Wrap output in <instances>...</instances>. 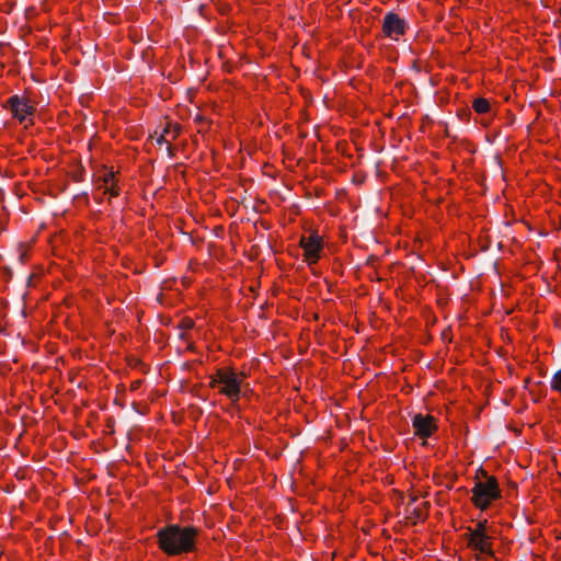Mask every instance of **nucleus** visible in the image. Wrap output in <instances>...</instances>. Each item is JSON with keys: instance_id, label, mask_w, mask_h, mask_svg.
Segmentation results:
<instances>
[{"instance_id": "f257e3e1", "label": "nucleus", "mask_w": 561, "mask_h": 561, "mask_svg": "<svg viewBox=\"0 0 561 561\" xmlns=\"http://www.w3.org/2000/svg\"><path fill=\"white\" fill-rule=\"evenodd\" d=\"M201 530L194 526L169 524L157 534L158 548L168 557L194 553L197 551Z\"/></svg>"}, {"instance_id": "f03ea898", "label": "nucleus", "mask_w": 561, "mask_h": 561, "mask_svg": "<svg viewBox=\"0 0 561 561\" xmlns=\"http://www.w3.org/2000/svg\"><path fill=\"white\" fill-rule=\"evenodd\" d=\"M209 378V388L215 389L220 386L219 393L227 397L233 405L238 403L247 378L245 373L237 371L232 367H222L217 368L215 375Z\"/></svg>"}, {"instance_id": "7ed1b4c3", "label": "nucleus", "mask_w": 561, "mask_h": 561, "mask_svg": "<svg viewBox=\"0 0 561 561\" xmlns=\"http://www.w3.org/2000/svg\"><path fill=\"white\" fill-rule=\"evenodd\" d=\"M471 492V503L481 511L488 510L494 501L502 497L497 479H478Z\"/></svg>"}, {"instance_id": "20e7f679", "label": "nucleus", "mask_w": 561, "mask_h": 561, "mask_svg": "<svg viewBox=\"0 0 561 561\" xmlns=\"http://www.w3.org/2000/svg\"><path fill=\"white\" fill-rule=\"evenodd\" d=\"M3 108L10 111L13 118L18 119L20 123H24L26 117L34 115L36 111L27 99H23L16 94L5 101Z\"/></svg>"}, {"instance_id": "39448f33", "label": "nucleus", "mask_w": 561, "mask_h": 561, "mask_svg": "<svg viewBox=\"0 0 561 561\" xmlns=\"http://www.w3.org/2000/svg\"><path fill=\"white\" fill-rule=\"evenodd\" d=\"M300 247L304 249V255L309 265L316 264L323 250L322 238L318 233H311L308 237H301Z\"/></svg>"}, {"instance_id": "423d86ee", "label": "nucleus", "mask_w": 561, "mask_h": 561, "mask_svg": "<svg viewBox=\"0 0 561 561\" xmlns=\"http://www.w3.org/2000/svg\"><path fill=\"white\" fill-rule=\"evenodd\" d=\"M407 31V22L397 13L389 12L385 15L382 22V33L385 36L398 41Z\"/></svg>"}, {"instance_id": "0eeeda50", "label": "nucleus", "mask_w": 561, "mask_h": 561, "mask_svg": "<svg viewBox=\"0 0 561 561\" xmlns=\"http://www.w3.org/2000/svg\"><path fill=\"white\" fill-rule=\"evenodd\" d=\"M412 425L415 435L423 439L431 437L438 430L436 419L430 414H415L412 419Z\"/></svg>"}, {"instance_id": "6e6552de", "label": "nucleus", "mask_w": 561, "mask_h": 561, "mask_svg": "<svg viewBox=\"0 0 561 561\" xmlns=\"http://www.w3.org/2000/svg\"><path fill=\"white\" fill-rule=\"evenodd\" d=\"M465 538L467 539L468 548L477 551L481 554L493 556V547L492 540L494 536L492 534L488 535H474V534H465Z\"/></svg>"}, {"instance_id": "1a4fd4ad", "label": "nucleus", "mask_w": 561, "mask_h": 561, "mask_svg": "<svg viewBox=\"0 0 561 561\" xmlns=\"http://www.w3.org/2000/svg\"><path fill=\"white\" fill-rule=\"evenodd\" d=\"M102 172L103 173L99 174L96 182H95L98 192H101L106 186H108L115 182H118V180L116 179V172H114L113 169H108L105 165H103Z\"/></svg>"}, {"instance_id": "9d476101", "label": "nucleus", "mask_w": 561, "mask_h": 561, "mask_svg": "<svg viewBox=\"0 0 561 561\" xmlns=\"http://www.w3.org/2000/svg\"><path fill=\"white\" fill-rule=\"evenodd\" d=\"M411 503L408 505L409 516L408 518L412 520V524H416L420 520H425L427 517V511L430 508L428 502H423L422 506H416L410 510Z\"/></svg>"}, {"instance_id": "9b49d317", "label": "nucleus", "mask_w": 561, "mask_h": 561, "mask_svg": "<svg viewBox=\"0 0 561 561\" xmlns=\"http://www.w3.org/2000/svg\"><path fill=\"white\" fill-rule=\"evenodd\" d=\"M466 534H474V535H488L492 534L494 535L495 531L492 527L488 525V519L479 520L476 525V528H468V531Z\"/></svg>"}, {"instance_id": "f8f14e48", "label": "nucleus", "mask_w": 561, "mask_h": 561, "mask_svg": "<svg viewBox=\"0 0 561 561\" xmlns=\"http://www.w3.org/2000/svg\"><path fill=\"white\" fill-rule=\"evenodd\" d=\"M472 108L478 114H485V113L490 112L491 105H490V102L486 99H484V98H477L472 102Z\"/></svg>"}, {"instance_id": "ddd939ff", "label": "nucleus", "mask_w": 561, "mask_h": 561, "mask_svg": "<svg viewBox=\"0 0 561 561\" xmlns=\"http://www.w3.org/2000/svg\"><path fill=\"white\" fill-rule=\"evenodd\" d=\"M102 196L110 194L111 197H117L121 194V187L118 186V182H115L108 186H106L103 191H101Z\"/></svg>"}, {"instance_id": "4468645a", "label": "nucleus", "mask_w": 561, "mask_h": 561, "mask_svg": "<svg viewBox=\"0 0 561 561\" xmlns=\"http://www.w3.org/2000/svg\"><path fill=\"white\" fill-rule=\"evenodd\" d=\"M551 389L561 392V369L554 374L551 380Z\"/></svg>"}, {"instance_id": "2eb2a0df", "label": "nucleus", "mask_w": 561, "mask_h": 561, "mask_svg": "<svg viewBox=\"0 0 561 561\" xmlns=\"http://www.w3.org/2000/svg\"><path fill=\"white\" fill-rule=\"evenodd\" d=\"M478 479L481 480H488V479H496L494 476H490L488 471H485L483 468H480L476 476V481Z\"/></svg>"}, {"instance_id": "dca6fc26", "label": "nucleus", "mask_w": 561, "mask_h": 561, "mask_svg": "<svg viewBox=\"0 0 561 561\" xmlns=\"http://www.w3.org/2000/svg\"><path fill=\"white\" fill-rule=\"evenodd\" d=\"M163 141H167V140H165L164 136H163V135H161V136L158 138V142H159V144H161V142H163Z\"/></svg>"}, {"instance_id": "f3484780", "label": "nucleus", "mask_w": 561, "mask_h": 561, "mask_svg": "<svg viewBox=\"0 0 561 561\" xmlns=\"http://www.w3.org/2000/svg\"><path fill=\"white\" fill-rule=\"evenodd\" d=\"M185 325H186V328H192L193 327V321L188 320L187 322H185Z\"/></svg>"}]
</instances>
